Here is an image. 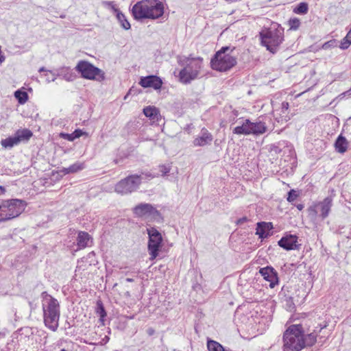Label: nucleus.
<instances>
[{
  "label": "nucleus",
  "instance_id": "f257e3e1",
  "mask_svg": "<svg viewBox=\"0 0 351 351\" xmlns=\"http://www.w3.org/2000/svg\"><path fill=\"white\" fill-rule=\"evenodd\" d=\"M132 14L137 21L157 19L164 14V5L158 0H141L132 8Z\"/></svg>",
  "mask_w": 351,
  "mask_h": 351
},
{
  "label": "nucleus",
  "instance_id": "f03ea898",
  "mask_svg": "<svg viewBox=\"0 0 351 351\" xmlns=\"http://www.w3.org/2000/svg\"><path fill=\"white\" fill-rule=\"evenodd\" d=\"M259 36L262 45L275 53L284 40V29L279 24L274 23L270 27L263 29Z\"/></svg>",
  "mask_w": 351,
  "mask_h": 351
},
{
  "label": "nucleus",
  "instance_id": "7ed1b4c3",
  "mask_svg": "<svg viewBox=\"0 0 351 351\" xmlns=\"http://www.w3.org/2000/svg\"><path fill=\"white\" fill-rule=\"evenodd\" d=\"M177 59L178 64L183 66L179 73L180 80L182 82L188 84L191 80L197 78L202 69L203 60L202 58H192L191 56L189 57L179 56Z\"/></svg>",
  "mask_w": 351,
  "mask_h": 351
},
{
  "label": "nucleus",
  "instance_id": "20e7f679",
  "mask_svg": "<svg viewBox=\"0 0 351 351\" xmlns=\"http://www.w3.org/2000/svg\"><path fill=\"white\" fill-rule=\"evenodd\" d=\"M284 351H300L304 348L303 328L300 324H293L283 335Z\"/></svg>",
  "mask_w": 351,
  "mask_h": 351
},
{
  "label": "nucleus",
  "instance_id": "39448f33",
  "mask_svg": "<svg viewBox=\"0 0 351 351\" xmlns=\"http://www.w3.org/2000/svg\"><path fill=\"white\" fill-rule=\"evenodd\" d=\"M49 298L47 304H43V316L45 326L52 331H56L59 324L60 306L58 300L51 295H47Z\"/></svg>",
  "mask_w": 351,
  "mask_h": 351
},
{
  "label": "nucleus",
  "instance_id": "423d86ee",
  "mask_svg": "<svg viewBox=\"0 0 351 351\" xmlns=\"http://www.w3.org/2000/svg\"><path fill=\"white\" fill-rule=\"evenodd\" d=\"M75 69L84 79L98 82H101L105 79L104 72L88 61H79Z\"/></svg>",
  "mask_w": 351,
  "mask_h": 351
},
{
  "label": "nucleus",
  "instance_id": "0eeeda50",
  "mask_svg": "<svg viewBox=\"0 0 351 351\" xmlns=\"http://www.w3.org/2000/svg\"><path fill=\"white\" fill-rule=\"evenodd\" d=\"M5 210L3 218H0V223L11 220L19 217L27 206L25 201L19 199H11L5 200Z\"/></svg>",
  "mask_w": 351,
  "mask_h": 351
},
{
  "label": "nucleus",
  "instance_id": "6e6552de",
  "mask_svg": "<svg viewBox=\"0 0 351 351\" xmlns=\"http://www.w3.org/2000/svg\"><path fill=\"white\" fill-rule=\"evenodd\" d=\"M141 182V178L138 175L129 176L119 181L114 187L117 193L124 195L136 191Z\"/></svg>",
  "mask_w": 351,
  "mask_h": 351
},
{
  "label": "nucleus",
  "instance_id": "1a4fd4ad",
  "mask_svg": "<svg viewBox=\"0 0 351 351\" xmlns=\"http://www.w3.org/2000/svg\"><path fill=\"white\" fill-rule=\"evenodd\" d=\"M149 235L148 251L151 256L150 259H155L158 255L161 247L162 237L161 234L154 227L147 229Z\"/></svg>",
  "mask_w": 351,
  "mask_h": 351
},
{
  "label": "nucleus",
  "instance_id": "9d476101",
  "mask_svg": "<svg viewBox=\"0 0 351 351\" xmlns=\"http://www.w3.org/2000/svg\"><path fill=\"white\" fill-rule=\"evenodd\" d=\"M133 213L138 217H151L157 219L160 217V212L150 204L141 203L133 208Z\"/></svg>",
  "mask_w": 351,
  "mask_h": 351
},
{
  "label": "nucleus",
  "instance_id": "9b49d317",
  "mask_svg": "<svg viewBox=\"0 0 351 351\" xmlns=\"http://www.w3.org/2000/svg\"><path fill=\"white\" fill-rule=\"evenodd\" d=\"M229 49L230 47L221 48V72L230 69L237 64V58L234 56L226 54Z\"/></svg>",
  "mask_w": 351,
  "mask_h": 351
},
{
  "label": "nucleus",
  "instance_id": "f8f14e48",
  "mask_svg": "<svg viewBox=\"0 0 351 351\" xmlns=\"http://www.w3.org/2000/svg\"><path fill=\"white\" fill-rule=\"evenodd\" d=\"M271 121L270 118L265 117L263 119L259 118L255 122L251 121V134L258 136L269 131L270 128L267 123Z\"/></svg>",
  "mask_w": 351,
  "mask_h": 351
},
{
  "label": "nucleus",
  "instance_id": "ddd939ff",
  "mask_svg": "<svg viewBox=\"0 0 351 351\" xmlns=\"http://www.w3.org/2000/svg\"><path fill=\"white\" fill-rule=\"evenodd\" d=\"M259 273L265 280L269 282V286L270 288H274L278 284V273L272 267L267 266L261 268Z\"/></svg>",
  "mask_w": 351,
  "mask_h": 351
},
{
  "label": "nucleus",
  "instance_id": "4468645a",
  "mask_svg": "<svg viewBox=\"0 0 351 351\" xmlns=\"http://www.w3.org/2000/svg\"><path fill=\"white\" fill-rule=\"evenodd\" d=\"M139 84L143 88H153L158 90L161 88L162 80L156 75H148L142 77L140 80Z\"/></svg>",
  "mask_w": 351,
  "mask_h": 351
},
{
  "label": "nucleus",
  "instance_id": "2eb2a0df",
  "mask_svg": "<svg viewBox=\"0 0 351 351\" xmlns=\"http://www.w3.org/2000/svg\"><path fill=\"white\" fill-rule=\"evenodd\" d=\"M238 125L233 130V133L237 134H251V121L248 119L240 118L236 121Z\"/></svg>",
  "mask_w": 351,
  "mask_h": 351
},
{
  "label": "nucleus",
  "instance_id": "dca6fc26",
  "mask_svg": "<svg viewBox=\"0 0 351 351\" xmlns=\"http://www.w3.org/2000/svg\"><path fill=\"white\" fill-rule=\"evenodd\" d=\"M298 237L295 235L289 234L282 237L278 242L280 247L286 250H292L298 248Z\"/></svg>",
  "mask_w": 351,
  "mask_h": 351
},
{
  "label": "nucleus",
  "instance_id": "f3484780",
  "mask_svg": "<svg viewBox=\"0 0 351 351\" xmlns=\"http://www.w3.org/2000/svg\"><path fill=\"white\" fill-rule=\"evenodd\" d=\"M316 206L318 212L320 213V217L324 219L328 216L332 206V198L331 197H326L323 201L316 203Z\"/></svg>",
  "mask_w": 351,
  "mask_h": 351
},
{
  "label": "nucleus",
  "instance_id": "a211bd4d",
  "mask_svg": "<svg viewBox=\"0 0 351 351\" xmlns=\"http://www.w3.org/2000/svg\"><path fill=\"white\" fill-rule=\"evenodd\" d=\"M274 228L271 222H258L256 229V234L258 235L259 238L264 239L271 235L269 232Z\"/></svg>",
  "mask_w": 351,
  "mask_h": 351
},
{
  "label": "nucleus",
  "instance_id": "6ab92c4d",
  "mask_svg": "<svg viewBox=\"0 0 351 351\" xmlns=\"http://www.w3.org/2000/svg\"><path fill=\"white\" fill-rule=\"evenodd\" d=\"M326 327V325L323 326H317L313 332L306 335V336L303 333V342L304 348L306 346H312L315 344L317 341V337L319 332H321L322 330Z\"/></svg>",
  "mask_w": 351,
  "mask_h": 351
},
{
  "label": "nucleus",
  "instance_id": "aec40b11",
  "mask_svg": "<svg viewBox=\"0 0 351 351\" xmlns=\"http://www.w3.org/2000/svg\"><path fill=\"white\" fill-rule=\"evenodd\" d=\"M144 114L153 122H157L160 118L159 110L154 106H147L143 109Z\"/></svg>",
  "mask_w": 351,
  "mask_h": 351
},
{
  "label": "nucleus",
  "instance_id": "412c9836",
  "mask_svg": "<svg viewBox=\"0 0 351 351\" xmlns=\"http://www.w3.org/2000/svg\"><path fill=\"white\" fill-rule=\"evenodd\" d=\"M212 141L211 135L206 130H202V135L196 138L194 141L195 146H204Z\"/></svg>",
  "mask_w": 351,
  "mask_h": 351
},
{
  "label": "nucleus",
  "instance_id": "4be33fe9",
  "mask_svg": "<svg viewBox=\"0 0 351 351\" xmlns=\"http://www.w3.org/2000/svg\"><path fill=\"white\" fill-rule=\"evenodd\" d=\"M57 76L62 77L68 82H72L76 78V75L69 67H62L59 69Z\"/></svg>",
  "mask_w": 351,
  "mask_h": 351
},
{
  "label": "nucleus",
  "instance_id": "5701e85b",
  "mask_svg": "<svg viewBox=\"0 0 351 351\" xmlns=\"http://www.w3.org/2000/svg\"><path fill=\"white\" fill-rule=\"evenodd\" d=\"M335 149L339 153H344L348 148V141L342 135H339L335 143Z\"/></svg>",
  "mask_w": 351,
  "mask_h": 351
},
{
  "label": "nucleus",
  "instance_id": "b1692460",
  "mask_svg": "<svg viewBox=\"0 0 351 351\" xmlns=\"http://www.w3.org/2000/svg\"><path fill=\"white\" fill-rule=\"evenodd\" d=\"M90 239V237L87 232H80L77 239L79 248L82 249L87 247Z\"/></svg>",
  "mask_w": 351,
  "mask_h": 351
},
{
  "label": "nucleus",
  "instance_id": "393cba45",
  "mask_svg": "<svg viewBox=\"0 0 351 351\" xmlns=\"http://www.w3.org/2000/svg\"><path fill=\"white\" fill-rule=\"evenodd\" d=\"M19 143L22 141H27L32 136V132L28 129L19 130L15 133Z\"/></svg>",
  "mask_w": 351,
  "mask_h": 351
},
{
  "label": "nucleus",
  "instance_id": "a878e982",
  "mask_svg": "<svg viewBox=\"0 0 351 351\" xmlns=\"http://www.w3.org/2000/svg\"><path fill=\"white\" fill-rule=\"evenodd\" d=\"M1 145L5 148H11L14 145L19 144V138H16L14 134L12 136H10L5 139H3L1 142Z\"/></svg>",
  "mask_w": 351,
  "mask_h": 351
},
{
  "label": "nucleus",
  "instance_id": "bb28decb",
  "mask_svg": "<svg viewBox=\"0 0 351 351\" xmlns=\"http://www.w3.org/2000/svg\"><path fill=\"white\" fill-rule=\"evenodd\" d=\"M308 11V5L306 2L298 3L293 10V12L297 14H306Z\"/></svg>",
  "mask_w": 351,
  "mask_h": 351
},
{
  "label": "nucleus",
  "instance_id": "cd10ccee",
  "mask_svg": "<svg viewBox=\"0 0 351 351\" xmlns=\"http://www.w3.org/2000/svg\"><path fill=\"white\" fill-rule=\"evenodd\" d=\"M116 16H117V20L119 21V22L120 23L121 27L124 29L128 30V29H130L131 26H130V23L128 22V21L125 18V15L121 11H119L116 14Z\"/></svg>",
  "mask_w": 351,
  "mask_h": 351
},
{
  "label": "nucleus",
  "instance_id": "c85d7f7f",
  "mask_svg": "<svg viewBox=\"0 0 351 351\" xmlns=\"http://www.w3.org/2000/svg\"><path fill=\"white\" fill-rule=\"evenodd\" d=\"M83 169H84V164L77 162V163H75V164L71 165L68 168H64L63 169V172L64 173H75V172H77Z\"/></svg>",
  "mask_w": 351,
  "mask_h": 351
},
{
  "label": "nucleus",
  "instance_id": "c756f323",
  "mask_svg": "<svg viewBox=\"0 0 351 351\" xmlns=\"http://www.w3.org/2000/svg\"><path fill=\"white\" fill-rule=\"evenodd\" d=\"M14 96L21 104H25L28 99V95L25 91L18 90L14 93Z\"/></svg>",
  "mask_w": 351,
  "mask_h": 351
},
{
  "label": "nucleus",
  "instance_id": "7c9ffc66",
  "mask_svg": "<svg viewBox=\"0 0 351 351\" xmlns=\"http://www.w3.org/2000/svg\"><path fill=\"white\" fill-rule=\"evenodd\" d=\"M219 51H216L214 57L211 59L210 61V66L213 69H215L216 71H219Z\"/></svg>",
  "mask_w": 351,
  "mask_h": 351
},
{
  "label": "nucleus",
  "instance_id": "2f4dec72",
  "mask_svg": "<svg viewBox=\"0 0 351 351\" xmlns=\"http://www.w3.org/2000/svg\"><path fill=\"white\" fill-rule=\"evenodd\" d=\"M96 312L100 317V321L103 323L104 318L106 317V313L101 302H97Z\"/></svg>",
  "mask_w": 351,
  "mask_h": 351
},
{
  "label": "nucleus",
  "instance_id": "473e14b6",
  "mask_svg": "<svg viewBox=\"0 0 351 351\" xmlns=\"http://www.w3.org/2000/svg\"><path fill=\"white\" fill-rule=\"evenodd\" d=\"M219 343L215 341L208 339L207 348L208 351H219Z\"/></svg>",
  "mask_w": 351,
  "mask_h": 351
},
{
  "label": "nucleus",
  "instance_id": "72a5a7b5",
  "mask_svg": "<svg viewBox=\"0 0 351 351\" xmlns=\"http://www.w3.org/2000/svg\"><path fill=\"white\" fill-rule=\"evenodd\" d=\"M300 21L298 18L290 19L289 21V24L290 25V29L293 30H296L299 28L300 25Z\"/></svg>",
  "mask_w": 351,
  "mask_h": 351
},
{
  "label": "nucleus",
  "instance_id": "f704fd0d",
  "mask_svg": "<svg viewBox=\"0 0 351 351\" xmlns=\"http://www.w3.org/2000/svg\"><path fill=\"white\" fill-rule=\"evenodd\" d=\"M102 5L108 8L111 9L114 14H117L119 11H120L117 7L116 5L114 3L113 1H104L102 2Z\"/></svg>",
  "mask_w": 351,
  "mask_h": 351
},
{
  "label": "nucleus",
  "instance_id": "c9c22d12",
  "mask_svg": "<svg viewBox=\"0 0 351 351\" xmlns=\"http://www.w3.org/2000/svg\"><path fill=\"white\" fill-rule=\"evenodd\" d=\"M308 215L311 218H315L319 213L317 207L316 206V204L310 206L308 209Z\"/></svg>",
  "mask_w": 351,
  "mask_h": 351
},
{
  "label": "nucleus",
  "instance_id": "e433bc0d",
  "mask_svg": "<svg viewBox=\"0 0 351 351\" xmlns=\"http://www.w3.org/2000/svg\"><path fill=\"white\" fill-rule=\"evenodd\" d=\"M298 197V193L294 189H291L288 193V197H287V201L289 202H292L294 200L296 199V198Z\"/></svg>",
  "mask_w": 351,
  "mask_h": 351
},
{
  "label": "nucleus",
  "instance_id": "4c0bfd02",
  "mask_svg": "<svg viewBox=\"0 0 351 351\" xmlns=\"http://www.w3.org/2000/svg\"><path fill=\"white\" fill-rule=\"evenodd\" d=\"M46 80L47 82H53L57 77V74L51 71H47L45 73Z\"/></svg>",
  "mask_w": 351,
  "mask_h": 351
},
{
  "label": "nucleus",
  "instance_id": "58836bf2",
  "mask_svg": "<svg viewBox=\"0 0 351 351\" xmlns=\"http://www.w3.org/2000/svg\"><path fill=\"white\" fill-rule=\"evenodd\" d=\"M337 47V40H330L328 42H326L322 45V49H328L330 48H334Z\"/></svg>",
  "mask_w": 351,
  "mask_h": 351
},
{
  "label": "nucleus",
  "instance_id": "ea45409f",
  "mask_svg": "<svg viewBox=\"0 0 351 351\" xmlns=\"http://www.w3.org/2000/svg\"><path fill=\"white\" fill-rule=\"evenodd\" d=\"M350 45H351V40L347 38V37H345L341 41V45H340L339 47L342 49H346L350 47Z\"/></svg>",
  "mask_w": 351,
  "mask_h": 351
},
{
  "label": "nucleus",
  "instance_id": "a19ab883",
  "mask_svg": "<svg viewBox=\"0 0 351 351\" xmlns=\"http://www.w3.org/2000/svg\"><path fill=\"white\" fill-rule=\"evenodd\" d=\"M160 171L162 173V176H166L171 170V166L169 165H160L159 166Z\"/></svg>",
  "mask_w": 351,
  "mask_h": 351
},
{
  "label": "nucleus",
  "instance_id": "79ce46f5",
  "mask_svg": "<svg viewBox=\"0 0 351 351\" xmlns=\"http://www.w3.org/2000/svg\"><path fill=\"white\" fill-rule=\"evenodd\" d=\"M60 136H62L64 138L69 141H74V138H73V134H64V133H61L60 134Z\"/></svg>",
  "mask_w": 351,
  "mask_h": 351
},
{
  "label": "nucleus",
  "instance_id": "37998d69",
  "mask_svg": "<svg viewBox=\"0 0 351 351\" xmlns=\"http://www.w3.org/2000/svg\"><path fill=\"white\" fill-rule=\"evenodd\" d=\"M73 138H74V140L75 138H80V136H82L84 134V132L81 130H75L73 132Z\"/></svg>",
  "mask_w": 351,
  "mask_h": 351
},
{
  "label": "nucleus",
  "instance_id": "c03bdc74",
  "mask_svg": "<svg viewBox=\"0 0 351 351\" xmlns=\"http://www.w3.org/2000/svg\"><path fill=\"white\" fill-rule=\"evenodd\" d=\"M5 200H3L0 203V218H3L4 217L5 210L3 206H5Z\"/></svg>",
  "mask_w": 351,
  "mask_h": 351
},
{
  "label": "nucleus",
  "instance_id": "a18cd8bd",
  "mask_svg": "<svg viewBox=\"0 0 351 351\" xmlns=\"http://www.w3.org/2000/svg\"><path fill=\"white\" fill-rule=\"evenodd\" d=\"M289 103L287 101H284L282 103V112H285L286 110L289 109Z\"/></svg>",
  "mask_w": 351,
  "mask_h": 351
},
{
  "label": "nucleus",
  "instance_id": "49530a36",
  "mask_svg": "<svg viewBox=\"0 0 351 351\" xmlns=\"http://www.w3.org/2000/svg\"><path fill=\"white\" fill-rule=\"evenodd\" d=\"M247 221V218L246 217H241V218L239 219L237 221V223L239 224V225H241V224H243V223H245Z\"/></svg>",
  "mask_w": 351,
  "mask_h": 351
},
{
  "label": "nucleus",
  "instance_id": "de8ad7c7",
  "mask_svg": "<svg viewBox=\"0 0 351 351\" xmlns=\"http://www.w3.org/2000/svg\"><path fill=\"white\" fill-rule=\"evenodd\" d=\"M296 208H297L299 210H302L304 208V205H303V204H297V205H296Z\"/></svg>",
  "mask_w": 351,
  "mask_h": 351
},
{
  "label": "nucleus",
  "instance_id": "09e8293b",
  "mask_svg": "<svg viewBox=\"0 0 351 351\" xmlns=\"http://www.w3.org/2000/svg\"><path fill=\"white\" fill-rule=\"evenodd\" d=\"M221 351H231L230 350H228L226 348H224L222 345H221Z\"/></svg>",
  "mask_w": 351,
  "mask_h": 351
},
{
  "label": "nucleus",
  "instance_id": "8fccbe9b",
  "mask_svg": "<svg viewBox=\"0 0 351 351\" xmlns=\"http://www.w3.org/2000/svg\"><path fill=\"white\" fill-rule=\"evenodd\" d=\"M47 70H46L45 67H41V68H40V69H39V72L45 71V72H46V73H47Z\"/></svg>",
  "mask_w": 351,
  "mask_h": 351
},
{
  "label": "nucleus",
  "instance_id": "3c124183",
  "mask_svg": "<svg viewBox=\"0 0 351 351\" xmlns=\"http://www.w3.org/2000/svg\"><path fill=\"white\" fill-rule=\"evenodd\" d=\"M126 280L127 282H133V281H134V280H133L132 278H126V280Z\"/></svg>",
  "mask_w": 351,
  "mask_h": 351
},
{
  "label": "nucleus",
  "instance_id": "603ef678",
  "mask_svg": "<svg viewBox=\"0 0 351 351\" xmlns=\"http://www.w3.org/2000/svg\"><path fill=\"white\" fill-rule=\"evenodd\" d=\"M227 2L228 3H232V2H235L237 1V0H226Z\"/></svg>",
  "mask_w": 351,
  "mask_h": 351
},
{
  "label": "nucleus",
  "instance_id": "864d4df0",
  "mask_svg": "<svg viewBox=\"0 0 351 351\" xmlns=\"http://www.w3.org/2000/svg\"><path fill=\"white\" fill-rule=\"evenodd\" d=\"M80 268H81V266L78 265L77 266L76 271H77V270H80Z\"/></svg>",
  "mask_w": 351,
  "mask_h": 351
},
{
  "label": "nucleus",
  "instance_id": "5fc2aeb1",
  "mask_svg": "<svg viewBox=\"0 0 351 351\" xmlns=\"http://www.w3.org/2000/svg\"><path fill=\"white\" fill-rule=\"evenodd\" d=\"M0 190L2 191H5L4 188L2 186H0Z\"/></svg>",
  "mask_w": 351,
  "mask_h": 351
},
{
  "label": "nucleus",
  "instance_id": "6e6d98bb",
  "mask_svg": "<svg viewBox=\"0 0 351 351\" xmlns=\"http://www.w3.org/2000/svg\"><path fill=\"white\" fill-rule=\"evenodd\" d=\"M274 151L276 152H278L280 150H278V148L277 147H276Z\"/></svg>",
  "mask_w": 351,
  "mask_h": 351
},
{
  "label": "nucleus",
  "instance_id": "4d7b16f0",
  "mask_svg": "<svg viewBox=\"0 0 351 351\" xmlns=\"http://www.w3.org/2000/svg\"><path fill=\"white\" fill-rule=\"evenodd\" d=\"M234 49V47H232V49H231V51L232 52Z\"/></svg>",
  "mask_w": 351,
  "mask_h": 351
}]
</instances>
